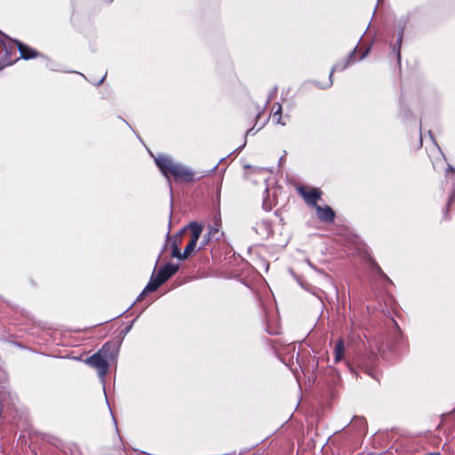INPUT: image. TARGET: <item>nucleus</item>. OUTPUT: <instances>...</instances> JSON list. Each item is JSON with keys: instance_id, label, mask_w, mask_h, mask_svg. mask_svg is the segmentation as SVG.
Masks as SVG:
<instances>
[{"instance_id": "obj_10", "label": "nucleus", "mask_w": 455, "mask_h": 455, "mask_svg": "<svg viewBox=\"0 0 455 455\" xmlns=\"http://www.w3.org/2000/svg\"><path fill=\"white\" fill-rule=\"evenodd\" d=\"M179 270L178 265L166 264L162 267L156 274H155L163 283H165L172 275H174Z\"/></svg>"}, {"instance_id": "obj_1", "label": "nucleus", "mask_w": 455, "mask_h": 455, "mask_svg": "<svg viewBox=\"0 0 455 455\" xmlns=\"http://www.w3.org/2000/svg\"><path fill=\"white\" fill-rule=\"evenodd\" d=\"M155 162L166 178L172 176L176 181L188 183L193 182L195 180L194 172L173 162L169 156H158L155 158Z\"/></svg>"}, {"instance_id": "obj_2", "label": "nucleus", "mask_w": 455, "mask_h": 455, "mask_svg": "<svg viewBox=\"0 0 455 455\" xmlns=\"http://www.w3.org/2000/svg\"><path fill=\"white\" fill-rule=\"evenodd\" d=\"M116 353L115 343L107 342L97 353L86 359V363L95 369L99 376L103 378L108 371L109 362L115 359Z\"/></svg>"}, {"instance_id": "obj_15", "label": "nucleus", "mask_w": 455, "mask_h": 455, "mask_svg": "<svg viewBox=\"0 0 455 455\" xmlns=\"http://www.w3.org/2000/svg\"><path fill=\"white\" fill-rule=\"evenodd\" d=\"M260 115H261V111L259 108H256L255 110L251 111V117L253 118V120L255 119L256 122H258V120L259 119ZM256 124H257V123H255L254 126L251 129L247 130V135L254 134L255 132H259L264 125V124H263L262 125L258 127L255 132H253V129L255 128Z\"/></svg>"}, {"instance_id": "obj_14", "label": "nucleus", "mask_w": 455, "mask_h": 455, "mask_svg": "<svg viewBox=\"0 0 455 455\" xmlns=\"http://www.w3.org/2000/svg\"><path fill=\"white\" fill-rule=\"evenodd\" d=\"M163 283H164L155 274H153L150 281L145 287V289L140 296H142L144 293L153 292V291H156Z\"/></svg>"}, {"instance_id": "obj_19", "label": "nucleus", "mask_w": 455, "mask_h": 455, "mask_svg": "<svg viewBox=\"0 0 455 455\" xmlns=\"http://www.w3.org/2000/svg\"><path fill=\"white\" fill-rule=\"evenodd\" d=\"M401 42H402V35H400L399 38H398V43L399 44H401Z\"/></svg>"}, {"instance_id": "obj_12", "label": "nucleus", "mask_w": 455, "mask_h": 455, "mask_svg": "<svg viewBox=\"0 0 455 455\" xmlns=\"http://www.w3.org/2000/svg\"><path fill=\"white\" fill-rule=\"evenodd\" d=\"M368 264L371 267V270L378 275L381 279L384 281H387V283H393L390 278L387 275V274L383 271V269L380 267V266L378 264V262L375 260V259L371 256L368 257L367 259Z\"/></svg>"}, {"instance_id": "obj_13", "label": "nucleus", "mask_w": 455, "mask_h": 455, "mask_svg": "<svg viewBox=\"0 0 455 455\" xmlns=\"http://www.w3.org/2000/svg\"><path fill=\"white\" fill-rule=\"evenodd\" d=\"M345 355V344L342 339H339L334 347V363H339Z\"/></svg>"}, {"instance_id": "obj_9", "label": "nucleus", "mask_w": 455, "mask_h": 455, "mask_svg": "<svg viewBox=\"0 0 455 455\" xmlns=\"http://www.w3.org/2000/svg\"><path fill=\"white\" fill-rule=\"evenodd\" d=\"M317 218L324 223H333L335 220V212L329 205L315 207Z\"/></svg>"}, {"instance_id": "obj_5", "label": "nucleus", "mask_w": 455, "mask_h": 455, "mask_svg": "<svg viewBox=\"0 0 455 455\" xmlns=\"http://www.w3.org/2000/svg\"><path fill=\"white\" fill-rule=\"evenodd\" d=\"M189 229L191 232V237L182 252L183 259H187L195 251L203 231V226L196 222H192L189 224Z\"/></svg>"}, {"instance_id": "obj_6", "label": "nucleus", "mask_w": 455, "mask_h": 455, "mask_svg": "<svg viewBox=\"0 0 455 455\" xmlns=\"http://www.w3.org/2000/svg\"><path fill=\"white\" fill-rule=\"evenodd\" d=\"M269 119H271L272 123L275 124L284 126L289 122L290 116L288 115L283 116L282 105L279 102H275L271 108Z\"/></svg>"}, {"instance_id": "obj_17", "label": "nucleus", "mask_w": 455, "mask_h": 455, "mask_svg": "<svg viewBox=\"0 0 455 455\" xmlns=\"http://www.w3.org/2000/svg\"><path fill=\"white\" fill-rule=\"evenodd\" d=\"M370 49H366L363 53L362 54V56L360 57V59H363L365 56H367L368 52H369Z\"/></svg>"}, {"instance_id": "obj_7", "label": "nucleus", "mask_w": 455, "mask_h": 455, "mask_svg": "<svg viewBox=\"0 0 455 455\" xmlns=\"http://www.w3.org/2000/svg\"><path fill=\"white\" fill-rule=\"evenodd\" d=\"M355 52L356 49L351 51L344 59L339 60L332 68L330 73V78L332 76L334 72H341L347 68L350 65L355 62Z\"/></svg>"}, {"instance_id": "obj_4", "label": "nucleus", "mask_w": 455, "mask_h": 455, "mask_svg": "<svg viewBox=\"0 0 455 455\" xmlns=\"http://www.w3.org/2000/svg\"><path fill=\"white\" fill-rule=\"evenodd\" d=\"M299 195L303 198L305 203L311 207H316L318 200L322 198L323 192L320 188H310L300 185L297 188Z\"/></svg>"}, {"instance_id": "obj_16", "label": "nucleus", "mask_w": 455, "mask_h": 455, "mask_svg": "<svg viewBox=\"0 0 455 455\" xmlns=\"http://www.w3.org/2000/svg\"><path fill=\"white\" fill-rule=\"evenodd\" d=\"M172 257L177 258L180 260H184L182 257V252L180 251V249L179 248L178 243L175 242L172 245Z\"/></svg>"}, {"instance_id": "obj_20", "label": "nucleus", "mask_w": 455, "mask_h": 455, "mask_svg": "<svg viewBox=\"0 0 455 455\" xmlns=\"http://www.w3.org/2000/svg\"><path fill=\"white\" fill-rule=\"evenodd\" d=\"M397 58L398 60H400V50L398 49V52H397Z\"/></svg>"}, {"instance_id": "obj_8", "label": "nucleus", "mask_w": 455, "mask_h": 455, "mask_svg": "<svg viewBox=\"0 0 455 455\" xmlns=\"http://www.w3.org/2000/svg\"><path fill=\"white\" fill-rule=\"evenodd\" d=\"M377 355L375 353L370 352L365 353L357 360V364L361 367L366 373L371 374L373 365L377 360Z\"/></svg>"}, {"instance_id": "obj_11", "label": "nucleus", "mask_w": 455, "mask_h": 455, "mask_svg": "<svg viewBox=\"0 0 455 455\" xmlns=\"http://www.w3.org/2000/svg\"><path fill=\"white\" fill-rule=\"evenodd\" d=\"M17 48L20 53V57L24 60L35 59L39 55V52L28 45L20 42H17Z\"/></svg>"}, {"instance_id": "obj_18", "label": "nucleus", "mask_w": 455, "mask_h": 455, "mask_svg": "<svg viewBox=\"0 0 455 455\" xmlns=\"http://www.w3.org/2000/svg\"><path fill=\"white\" fill-rule=\"evenodd\" d=\"M29 283H30L32 286H34V287H36V282H35V280H33V279H30V280H29Z\"/></svg>"}, {"instance_id": "obj_3", "label": "nucleus", "mask_w": 455, "mask_h": 455, "mask_svg": "<svg viewBox=\"0 0 455 455\" xmlns=\"http://www.w3.org/2000/svg\"><path fill=\"white\" fill-rule=\"evenodd\" d=\"M16 47L7 42L4 35L0 32V69L13 64L19 59L15 57Z\"/></svg>"}]
</instances>
